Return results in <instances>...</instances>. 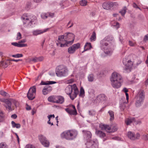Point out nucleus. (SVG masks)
Here are the masks:
<instances>
[{
    "instance_id": "1",
    "label": "nucleus",
    "mask_w": 148,
    "mask_h": 148,
    "mask_svg": "<svg viewBox=\"0 0 148 148\" xmlns=\"http://www.w3.org/2000/svg\"><path fill=\"white\" fill-rule=\"evenodd\" d=\"M114 38L111 35H108L105 37L100 42V47L101 50L105 53L110 54L113 51V42Z\"/></svg>"
},
{
    "instance_id": "2",
    "label": "nucleus",
    "mask_w": 148,
    "mask_h": 148,
    "mask_svg": "<svg viewBox=\"0 0 148 148\" xmlns=\"http://www.w3.org/2000/svg\"><path fill=\"white\" fill-rule=\"evenodd\" d=\"M110 80L112 87L116 88H118L121 86L122 78L119 73L116 72H114L112 74Z\"/></svg>"
},
{
    "instance_id": "3",
    "label": "nucleus",
    "mask_w": 148,
    "mask_h": 148,
    "mask_svg": "<svg viewBox=\"0 0 148 148\" xmlns=\"http://www.w3.org/2000/svg\"><path fill=\"white\" fill-rule=\"evenodd\" d=\"M65 92L69 95L71 99L73 100L77 97L79 90L76 85L74 84L72 85H69L67 86L65 88Z\"/></svg>"
},
{
    "instance_id": "4",
    "label": "nucleus",
    "mask_w": 148,
    "mask_h": 148,
    "mask_svg": "<svg viewBox=\"0 0 148 148\" xmlns=\"http://www.w3.org/2000/svg\"><path fill=\"white\" fill-rule=\"evenodd\" d=\"M78 134L77 132L75 130L64 131L61 134V137L68 140H72L76 138Z\"/></svg>"
},
{
    "instance_id": "5",
    "label": "nucleus",
    "mask_w": 148,
    "mask_h": 148,
    "mask_svg": "<svg viewBox=\"0 0 148 148\" xmlns=\"http://www.w3.org/2000/svg\"><path fill=\"white\" fill-rule=\"evenodd\" d=\"M145 92L143 90H140L135 97V105L136 107H139L143 104L145 98Z\"/></svg>"
},
{
    "instance_id": "6",
    "label": "nucleus",
    "mask_w": 148,
    "mask_h": 148,
    "mask_svg": "<svg viewBox=\"0 0 148 148\" xmlns=\"http://www.w3.org/2000/svg\"><path fill=\"white\" fill-rule=\"evenodd\" d=\"M68 70L66 67L61 65L57 67L56 70V74L58 77H64L68 74Z\"/></svg>"
},
{
    "instance_id": "7",
    "label": "nucleus",
    "mask_w": 148,
    "mask_h": 148,
    "mask_svg": "<svg viewBox=\"0 0 148 148\" xmlns=\"http://www.w3.org/2000/svg\"><path fill=\"white\" fill-rule=\"evenodd\" d=\"M56 83V82L52 81L46 82L42 81L40 84V85H47L45 86L42 90L43 95H46L52 90V88L51 86L48 85L53 84Z\"/></svg>"
},
{
    "instance_id": "8",
    "label": "nucleus",
    "mask_w": 148,
    "mask_h": 148,
    "mask_svg": "<svg viewBox=\"0 0 148 148\" xmlns=\"http://www.w3.org/2000/svg\"><path fill=\"white\" fill-rule=\"evenodd\" d=\"M99 127L102 130H105L108 132L116 131L118 128L117 125L116 124H113L110 126L107 125L101 124L99 125Z\"/></svg>"
},
{
    "instance_id": "9",
    "label": "nucleus",
    "mask_w": 148,
    "mask_h": 148,
    "mask_svg": "<svg viewBox=\"0 0 148 148\" xmlns=\"http://www.w3.org/2000/svg\"><path fill=\"white\" fill-rule=\"evenodd\" d=\"M66 40V38H65V36H59L58 40L56 41L57 46L61 47L69 46L67 41Z\"/></svg>"
},
{
    "instance_id": "10",
    "label": "nucleus",
    "mask_w": 148,
    "mask_h": 148,
    "mask_svg": "<svg viewBox=\"0 0 148 148\" xmlns=\"http://www.w3.org/2000/svg\"><path fill=\"white\" fill-rule=\"evenodd\" d=\"M32 18H30L29 16L24 17L23 16L21 17V19L23 20L24 24H27L28 26H31L33 23H35L34 21L36 20V18L35 16H32Z\"/></svg>"
},
{
    "instance_id": "11",
    "label": "nucleus",
    "mask_w": 148,
    "mask_h": 148,
    "mask_svg": "<svg viewBox=\"0 0 148 148\" xmlns=\"http://www.w3.org/2000/svg\"><path fill=\"white\" fill-rule=\"evenodd\" d=\"M36 88L35 86L31 87L27 93V97L30 100H32L35 97Z\"/></svg>"
},
{
    "instance_id": "12",
    "label": "nucleus",
    "mask_w": 148,
    "mask_h": 148,
    "mask_svg": "<svg viewBox=\"0 0 148 148\" xmlns=\"http://www.w3.org/2000/svg\"><path fill=\"white\" fill-rule=\"evenodd\" d=\"M12 99H6L1 100V101L4 103L3 106L6 109L9 111L12 110Z\"/></svg>"
},
{
    "instance_id": "13",
    "label": "nucleus",
    "mask_w": 148,
    "mask_h": 148,
    "mask_svg": "<svg viewBox=\"0 0 148 148\" xmlns=\"http://www.w3.org/2000/svg\"><path fill=\"white\" fill-rule=\"evenodd\" d=\"M66 111L70 115H76L77 114V112L75 106L73 105H70L68 108L65 109Z\"/></svg>"
},
{
    "instance_id": "14",
    "label": "nucleus",
    "mask_w": 148,
    "mask_h": 148,
    "mask_svg": "<svg viewBox=\"0 0 148 148\" xmlns=\"http://www.w3.org/2000/svg\"><path fill=\"white\" fill-rule=\"evenodd\" d=\"M118 4L116 2H108L104 3L102 5L103 8L106 10L110 9L112 7L118 6Z\"/></svg>"
},
{
    "instance_id": "15",
    "label": "nucleus",
    "mask_w": 148,
    "mask_h": 148,
    "mask_svg": "<svg viewBox=\"0 0 148 148\" xmlns=\"http://www.w3.org/2000/svg\"><path fill=\"white\" fill-rule=\"evenodd\" d=\"M80 44L79 43L74 44L68 48V52L70 54H73L75 53L76 50L80 48Z\"/></svg>"
},
{
    "instance_id": "16",
    "label": "nucleus",
    "mask_w": 148,
    "mask_h": 148,
    "mask_svg": "<svg viewBox=\"0 0 148 148\" xmlns=\"http://www.w3.org/2000/svg\"><path fill=\"white\" fill-rule=\"evenodd\" d=\"M65 38H66V40H71V41H67L68 43L69 46L71 45L75 39L74 35L71 33H68L65 34Z\"/></svg>"
},
{
    "instance_id": "17",
    "label": "nucleus",
    "mask_w": 148,
    "mask_h": 148,
    "mask_svg": "<svg viewBox=\"0 0 148 148\" xmlns=\"http://www.w3.org/2000/svg\"><path fill=\"white\" fill-rule=\"evenodd\" d=\"M87 148H98V144L97 142L92 140H89L86 143Z\"/></svg>"
},
{
    "instance_id": "18",
    "label": "nucleus",
    "mask_w": 148,
    "mask_h": 148,
    "mask_svg": "<svg viewBox=\"0 0 148 148\" xmlns=\"http://www.w3.org/2000/svg\"><path fill=\"white\" fill-rule=\"evenodd\" d=\"M127 136L130 139L134 140L136 139H138L140 137V135L139 133H137L135 135L133 132H129L127 133Z\"/></svg>"
},
{
    "instance_id": "19",
    "label": "nucleus",
    "mask_w": 148,
    "mask_h": 148,
    "mask_svg": "<svg viewBox=\"0 0 148 148\" xmlns=\"http://www.w3.org/2000/svg\"><path fill=\"white\" fill-rule=\"evenodd\" d=\"M40 141L42 144L45 147H48L49 145V142L45 137L41 136L39 138Z\"/></svg>"
},
{
    "instance_id": "20",
    "label": "nucleus",
    "mask_w": 148,
    "mask_h": 148,
    "mask_svg": "<svg viewBox=\"0 0 148 148\" xmlns=\"http://www.w3.org/2000/svg\"><path fill=\"white\" fill-rule=\"evenodd\" d=\"M97 100L99 102L106 101L107 98V97L104 94H100L96 97Z\"/></svg>"
},
{
    "instance_id": "21",
    "label": "nucleus",
    "mask_w": 148,
    "mask_h": 148,
    "mask_svg": "<svg viewBox=\"0 0 148 148\" xmlns=\"http://www.w3.org/2000/svg\"><path fill=\"white\" fill-rule=\"evenodd\" d=\"M48 28H47L44 30L36 29L34 30L32 32L34 36H37L46 32L48 30Z\"/></svg>"
},
{
    "instance_id": "22",
    "label": "nucleus",
    "mask_w": 148,
    "mask_h": 148,
    "mask_svg": "<svg viewBox=\"0 0 148 148\" xmlns=\"http://www.w3.org/2000/svg\"><path fill=\"white\" fill-rule=\"evenodd\" d=\"M64 99L63 97L60 95H57L56 103L62 104L64 102Z\"/></svg>"
},
{
    "instance_id": "23",
    "label": "nucleus",
    "mask_w": 148,
    "mask_h": 148,
    "mask_svg": "<svg viewBox=\"0 0 148 148\" xmlns=\"http://www.w3.org/2000/svg\"><path fill=\"white\" fill-rule=\"evenodd\" d=\"M128 62L125 65V70L130 71V69L133 65V63L130 60H129Z\"/></svg>"
},
{
    "instance_id": "24",
    "label": "nucleus",
    "mask_w": 148,
    "mask_h": 148,
    "mask_svg": "<svg viewBox=\"0 0 148 148\" xmlns=\"http://www.w3.org/2000/svg\"><path fill=\"white\" fill-rule=\"evenodd\" d=\"M57 99L56 95H52L49 97L48 98L49 101L53 103H56Z\"/></svg>"
},
{
    "instance_id": "25",
    "label": "nucleus",
    "mask_w": 148,
    "mask_h": 148,
    "mask_svg": "<svg viewBox=\"0 0 148 148\" xmlns=\"http://www.w3.org/2000/svg\"><path fill=\"white\" fill-rule=\"evenodd\" d=\"M9 60L6 61H1L0 62V66H2L4 68H7L8 66L9 63Z\"/></svg>"
},
{
    "instance_id": "26",
    "label": "nucleus",
    "mask_w": 148,
    "mask_h": 148,
    "mask_svg": "<svg viewBox=\"0 0 148 148\" xmlns=\"http://www.w3.org/2000/svg\"><path fill=\"white\" fill-rule=\"evenodd\" d=\"M133 121H135V119L134 117L128 118L125 120V122L127 125H129Z\"/></svg>"
},
{
    "instance_id": "27",
    "label": "nucleus",
    "mask_w": 148,
    "mask_h": 148,
    "mask_svg": "<svg viewBox=\"0 0 148 148\" xmlns=\"http://www.w3.org/2000/svg\"><path fill=\"white\" fill-rule=\"evenodd\" d=\"M11 44L14 46L17 47H25L27 46V45L25 44H19L16 42H12Z\"/></svg>"
},
{
    "instance_id": "28",
    "label": "nucleus",
    "mask_w": 148,
    "mask_h": 148,
    "mask_svg": "<svg viewBox=\"0 0 148 148\" xmlns=\"http://www.w3.org/2000/svg\"><path fill=\"white\" fill-rule=\"evenodd\" d=\"M95 133L98 136L101 138L104 137L106 136L105 133L100 130H97L95 132Z\"/></svg>"
},
{
    "instance_id": "29",
    "label": "nucleus",
    "mask_w": 148,
    "mask_h": 148,
    "mask_svg": "<svg viewBox=\"0 0 148 148\" xmlns=\"http://www.w3.org/2000/svg\"><path fill=\"white\" fill-rule=\"evenodd\" d=\"M82 132L85 136H86L89 139L91 138L92 134L90 132L86 130H83Z\"/></svg>"
},
{
    "instance_id": "30",
    "label": "nucleus",
    "mask_w": 148,
    "mask_h": 148,
    "mask_svg": "<svg viewBox=\"0 0 148 148\" xmlns=\"http://www.w3.org/2000/svg\"><path fill=\"white\" fill-rule=\"evenodd\" d=\"M108 113L110 117V121L113 120L114 119V112L111 110H109L108 111Z\"/></svg>"
},
{
    "instance_id": "31",
    "label": "nucleus",
    "mask_w": 148,
    "mask_h": 148,
    "mask_svg": "<svg viewBox=\"0 0 148 148\" xmlns=\"http://www.w3.org/2000/svg\"><path fill=\"white\" fill-rule=\"evenodd\" d=\"M12 126L13 128H16L19 129L21 127V125L19 123H16L14 121H12L11 122Z\"/></svg>"
},
{
    "instance_id": "32",
    "label": "nucleus",
    "mask_w": 148,
    "mask_h": 148,
    "mask_svg": "<svg viewBox=\"0 0 148 148\" xmlns=\"http://www.w3.org/2000/svg\"><path fill=\"white\" fill-rule=\"evenodd\" d=\"M92 48L90 43L87 42L84 46V51H87Z\"/></svg>"
},
{
    "instance_id": "33",
    "label": "nucleus",
    "mask_w": 148,
    "mask_h": 148,
    "mask_svg": "<svg viewBox=\"0 0 148 148\" xmlns=\"http://www.w3.org/2000/svg\"><path fill=\"white\" fill-rule=\"evenodd\" d=\"M5 116L3 112L0 110V122H2L5 119Z\"/></svg>"
},
{
    "instance_id": "34",
    "label": "nucleus",
    "mask_w": 148,
    "mask_h": 148,
    "mask_svg": "<svg viewBox=\"0 0 148 148\" xmlns=\"http://www.w3.org/2000/svg\"><path fill=\"white\" fill-rule=\"evenodd\" d=\"M127 8L125 6L123 7L122 10L119 11V13L121 14L122 16H124L126 12Z\"/></svg>"
},
{
    "instance_id": "35",
    "label": "nucleus",
    "mask_w": 148,
    "mask_h": 148,
    "mask_svg": "<svg viewBox=\"0 0 148 148\" xmlns=\"http://www.w3.org/2000/svg\"><path fill=\"white\" fill-rule=\"evenodd\" d=\"M96 34L95 32H93L90 38V40L92 41H95L96 39Z\"/></svg>"
},
{
    "instance_id": "36",
    "label": "nucleus",
    "mask_w": 148,
    "mask_h": 148,
    "mask_svg": "<svg viewBox=\"0 0 148 148\" xmlns=\"http://www.w3.org/2000/svg\"><path fill=\"white\" fill-rule=\"evenodd\" d=\"M87 3V2L86 1L82 0L79 1V4L82 6H85Z\"/></svg>"
},
{
    "instance_id": "37",
    "label": "nucleus",
    "mask_w": 148,
    "mask_h": 148,
    "mask_svg": "<svg viewBox=\"0 0 148 148\" xmlns=\"http://www.w3.org/2000/svg\"><path fill=\"white\" fill-rule=\"evenodd\" d=\"M84 95V88L81 87L80 88V92L79 96L82 97H83Z\"/></svg>"
},
{
    "instance_id": "38",
    "label": "nucleus",
    "mask_w": 148,
    "mask_h": 148,
    "mask_svg": "<svg viewBox=\"0 0 148 148\" xmlns=\"http://www.w3.org/2000/svg\"><path fill=\"white\" fill-rule=\"evenodd\" d=\"M88 79L89 82H92L94 79L93 75L92 74L89 75L88 76Z\"/></svg>"
},
{
    "instance_id": "39",
    "label": "nucleus",
    "mask_w": 148,
    "mask_h": 148,
    "mask_svg": "<svg viewBox=\"0 0 148 148\" xmlns=\"http://www.w3.org/2000/svg\"><path fill=\"white\" fill-rule=\"evenodd\" d=\"M0 148H8L7 146L5 143L2 142L0 144Z\"/></svg>"
},
{
    "instance_id": "40",
    "label": "nucleus",
    "mask_w": 148,
    "mask_h": 148,
    "mask_svg": "<svg viewBox=\"0 0 148 148\" xmlns=\"http://www.w3.org/2000/svg\"><path fill=\"white\" fill-rule=\"evenodd\" d=\"M12 103H14L16 107L18 106L19 105V103L16 101L12 99Z\"/></svg>"
},
{
    "instance_id": "41",
    "label": "nucleus",
    "mask_w": 148,
    "mask_h": 148,
    "mask_svg": "<svg viewBox=\"0 0 148 148\" xmlns=\"http://www.w3.org/2000/svg\"><path fill=\"white\" fill-rule=\"evenodd\" d=\"M23 55L22 54H17L15 55H13L12 56L14 58H19L22 57Z\"/></svg>"
},
{
    "instance_id": "42",
    "label": "nucleus",
    "mask_w": 148,
    "mask_h": 148,
    "mask_svg": "<svg viewBox=\"0 0 148 148\" xmlns=\"http://www.w3.org/2000/svg\"><path fill=\"white\" fill-rule=\"evenodd\" d=\"M88 112L89 115L91 116L95 115L96 113L95 111L93 110H89Z\"/></svg>"
},
{
    "instance_id": "43",
    "label": "nucleus",
    "mask_w": 148,
    "mask_h": 148,
    "mask_svg": "<svg viewBox=\"0 0 148 148\" xmlns=\"http://www.w3.org/2000/svg\"><path fill=\"white\" fill-rule=\"evenodd\" d=\"M41 16V18L43 19L47 18L48 16L47 13V14L45 13L42 14Z\"/></svg>"
},
{
    "instance_id": "44",
    "label": "nucleus",
    "mask_w": 148,
    "mask_h": 148,
    "mask_svg": "<svg viewBox=\"0 0 148 148\" xmlns=\"http://www.w3.org/2000/svg\"><path fill=\"white\" fill-rule=\"evenodd\" d=\"M125 107V106L124 103L121 104L120 106V108L122 110H124Z\"/></svg>"
},
{
    "instance_id": "45",
    "label": "nucleus",
    "mask_w": 148,
    "mask_h": 148,
    "mask_svg": "<svg viewBox=\"0 0 148 148\" xmlns=\"http://www.w3.org/2000/svg\"><path fill=\"white\" fill-rule=\"evenodd\" d=\"M21 38V33L19 32L17 34V36L16 37L17 40H19Z\"/></svg>"
},
{
    "instance_id": "46",
    "label": "nucleus",
    "mask_w": 148,
    "mask_h": 148,
    "mask_svg": "<svg viewBox=\"0 0 148 148\" xmlns=\"http://www.w3.org/2000/svg\"><path fill=\"white\" fill-rule=\"evenodd\" d=\"M25 148H35V147L32 145L28 144L25 146Z\"/></svg>"
},
{
    "instance_id": "47",
    "label": "nucleus",
    "mask_w": 148,
    "mask_h": 148,
    "mask_svg": "<svg viewBox=\"0 0 148 148\" xmlns=\"http://www.w3.org/2000/svg\"><path fill=\"white\" fill-rule=\"evenodd\" d=\"M0 94L3 96H6L7 95V93L3 91H0Z\"/></svg>"
},
{
    "instance_id": "48",
    "label": "nucleus",
    "mask_w": 148,
    "mask_h": 148,
    "mask_svg": "<svg viewBox=\"0 0 148 148\" xmlns=\"http://www.w3.org/2000/svg\"><path fill=\"white\" fill-rule=\"evenodd\" d=\"M148 40V34L145 36L143 39V41L145 42H146Z\"/></svg>"
},
{
    "instance_id": "49",
    "label": "nucleus",
    "mask_w": 148,
    "mask_h": 148,
    "mask_svg": "<svg viewBox=\"0 0 148 148\" xmlns=\"http://www.w3.org/2000/svg\"><path fill=\"white\" fill-rule=\"evenodd\" d=\"M37 62L41 61L43 60V57H36Z\"/></svg>"
},
{
    "instance_id": "50",
    "label": "nucleus",
    "mask_w": 148,
    "mask_h": 148,
    "mask_svg": "<svg viewBox=\"0 0 148 148\" xmlns=\"http://www.w3.org/2000/svg\"><path fill=\"white\" fill-rule=\"evenodd\" d=\"M129 60H128L126 58H124L123 61V62L124 65H126V64L128 62V61Z\"/></svg>"
},
{
    "instance_id": "51",
    "label": "nucleus",
    "mask_w": 148,
    "mask_h": 148,
    "mask_svg": "<svg viewBox=\"0 0 148 148\" xmlns=\"http://www.w3.org/2000/svg\"><path fill=\"white\" fill-rule=\"evenodd\" d=\"M48 16H49L51 18H52L54 17V13H48Z\"/></svg>"
},
{
    "instance_id": "52",
    "label": "nucleus",
    "mask_w": 148,
    "mask_h": 148,
    "mask_svg": "<svg viewBox=\"0 0 148 148\" xmlns=\"http://www.w3.org/2000/svg\"><path fill=\"white\" fill-rule=\"evenodd\" d=\"M143 138L145 140H148V134H144L143 135Z\"/></svg>"
},
{
    "instance_id": "53",
    "label": "nucleus",
    "mask_w": 148,
    "mask_h": 148,
    "mask_svg": "<svg viewBox=\"0 0 148 148\" xmlns=\"http://www.w3.org/2000/svg\"><path fill=\"white\" fill-rule=\"evenodd\" d=\"M9 61H14V62H17L20 61H22V60H20V59L15 60L14 59H9Z\"/></svg>"
},
{
    "instance_id": "54",
    "label": "nucleus",
    "mask_w": 148,
    "mask_h": 148,
    "mask_svg": "<svg viewBox=\"0 0 148 148\" xmlns=\"http://www.w3.org/2000/svg\"><path fill=\"white\" fill-rule=\"evenodd\" d=\"M74 82V79H71L67 80V83L69 84H71L72 83Z\"/></svg>"
},
{
    "instance_id": "55",
    "label": "nucleus",
    "mask_w": 148,
    "mask_h": 148,
    "mask_svg": "<svg viewBox=\"0 0 148 148\" xmlns=\"http://www.w3.org/2000/svg\"><path fill=\"white\" fill-rule=\"evenodd\" d=\"M31 61L33 62H37L36 57H35L33 58L31 60Z\"/></svg>"
},
{
    "instance_id": "56",
    "label": "nucleus",
    "mask_w": 148,
    "mask_h": 148,
    "mask_svg": "<svg viewBox=\"0 0 148 148\" xmlns=\"http://www.w3.org/2000/svg\"><path fill=\"white\" fill-rule=\"evenodd\" d=\"M26 41V40L25 39H23L21 40L18 42V43L19 44H21L22 43H24Z\"/></svg>"
},
{
    "instance_id": "57",
    "label": "nucleus",
    "mask_w": 148,
    "mask_h": 148,
    "mask_svg": "<svg viewBox=\"0 0 148 148\" xmlns=\"http://www.w3.org/2000/svg\"><path fill=\"white\" fill-rule=\"evenodd\" d=\"M17 117V116L16 114H12L11 116V117L12 118H13L14 119H16Z\"/></svg>"
},
{
    "instance_id": "58",
    "label": "nucleus",
    "mask_w": 148,
    "mask_h": 148,
    "mask_svg": "<svg viewBox=\"0 0 148 148\" xmlns=\"http://www.w3.org/2000/svg\"><path fill=\"white\" fill-rule=\"evenodd\" d=\"M133 5L134 8L140 9V8L138 7V5L135 3H133Z\"/></svg>"
},
{
    "instance_id": "59",
    "label": "nucleus",
    "mask_w": 148,
    "mask_h": 148,
    "mask_svg": "<svg viewBox=\"0 0 148 148\" xmlns=\"http://www.w3.org/2000/svg\"><path fill=\"white\" fill-rule=\"evenodd\" d=\"M47 117L49 119H50V118L51 117H52L54 118L55 117V115L53 114H52V115L51 114V115L48 116Z\"/></svg>"
},
{
    "instance_id": "60",
    "label": "nucleus",
    "mask_w": 148,
    "mask_h": 148,
    "mask_svg": "<svg viewBox=\"0 0 148 148\" xmlns=\"http://www.w3.org/2000/svg\"><path fill=\"white\" fill-rule=\"evenodd\" d=\"M129 44L130 46H134V44L131 41H129Z\"/></svg>"
},
{
    "instance_id": "61",
    "label": "nucleus",
    "mask_w": 148,
    "mask_h": 148,
    "mask_svg": "<svg viewBox=\"0 0 148 148\" xmlns=\"http://www.w3.org/2000/svg\"><path fill=\"white\" fill-rule=\"evenodd\" d=\"M123 91L125 93H126L127 92H128V90L126 88H123Z\"/></svg>"
},
{
    "instance_id": "62",
    "label": "nucleus",
    "mask_w": 148,
    "mask_h": 148,
    "mask_svg": "<svg viewBox=\"0 0 148 148\" xmlns=\"http://www.w3.org/2000/svg\"><path fill=\"white\" fill-rule=\"evenodd\" d=\"M14 134H15V135H16V136L18 142L19 143V137L17 133H14Z\"/></svg>"
},
{
    "instance_id": "63",
    "label": "nucleus",
    "mask_w": 148,
    "mask_h": 148,
    "mask_svg": "<svg viewBox=\"0 0 148 148\" xmlns=\"http://www.w3.org/2000/svg\"><path fill=\"white\" fill-rule=\"evenodd\" d=\"M41 77H40V76H38L37 77H36L35 79V80L36 81H37L40 79Z\"/></svg>"
},
{
    "instance_id": "64",
    "label": "nucleus",
    "mask_w": 148,
    "mask_h": 148,
    "mask_svg": "<svg viewBox=\"0 0 148 148\" xmlns=\"http://www.w3.org/2000/svg\"><path fill=\"white\" fill-rule=\"evenodd\" d=\"M50 119H49V120L48 121V123L49 124H51V125H53V123H51V122L50 121Z\"/></svg>"
}]
</instances>
